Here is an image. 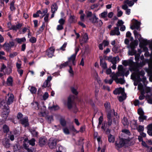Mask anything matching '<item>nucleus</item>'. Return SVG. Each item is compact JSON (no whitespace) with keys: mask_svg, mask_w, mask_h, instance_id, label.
I'll use <instances>...</instances> for the list:
<instances>
[{"mask_svg":"<svg viewBox=\"0 0 152 152\" xmlns=\"http://www.w3.org/2000/svg\"><path fill=\"white\" fill-rule=\"evenodd\" d=\"M105 108L106 111L108 112L107 114V125L109 126H110L112 124L111 113L113 112L114 115L115 116L116 115L117 113L115 112L113 110L110 109V105H105Z\"/></svg>","mask_w":152,"mask_h":152,"instance_id":"f257e3e1","label":"nucleus"},{"mask_svg":"<svg viewBox=\"0 0 152 152\" xmlns=\"http://www.w3.org/2000/svg\"><path fill=\"white\" fill-rule=\"evenodd\" d=\"M89 20L92 23L95 24L98 23V25L99 26H101L103 24V22L102 20L97 18L95 14H93L92 17L90 18Z\"/></svg>","mask_w":152,"mask_h":152,"instance_id":"f03ea898","label":"nucleus"},{"mask_svg":"<svg viewBox=\"0 0 152 152\" xmlns=\"http://www.w3.org/2000/svg\"><path fill=\"white\" fill-rule=\"evenodd\" d=\"M9 109L8 105H5L4 106V110L1 115L2 119L3 120L5 121L7 119L10 112Z\"/></svg>","mask_w":152,"mask_h":152,"instance_id":"7ed1b4c3","label":"nucleus"},{"mask_svg":"<svg viewBox=\"0 0 152 152\" xmlns=\"http://www.w3.org/2000/svg\"><path fill=\"white\" fill-rule=\"evenodd\" d=\"M128 140L127 139H124L121 138L119 139L118 141L115 142V146L118 148H121L124 146L125 144L127 143Z\"/></svg>","mask_w":152,"mask_h":152,"instance_id":"20e7f679","label":"nucleus"},{"mask_svg":"<svg viewBox=\"0 0 152 152\" xmlns=\"http://www.w3.org/2000/svg\"><path fill=\"white\" fill-rule=\"evenodd\" d=\"M14 42H10L9 43H7L6 42L3 44L4 46V49L7 52L10 51L11 48L14 46Z\"/></svg>","mask_w":152,"mask_h":152,"instance_id":"39448f33","label":"nucleus"},{"mask_svg":"<svg viewBox=\"0 0 152 152\" xmlns=\"http://www.w3.org/2000/svg\"><path fill=\"white\" fill-rule=\"evenodd\" d=\"M141 40V42L139 44V46L141 48H142V46H141V44L143 45H147L148 44L149 45V47L150 48L152 51V41H150L149 40H148L147 39H144L143 38Z\"/></svg>","mask_w":152,"mask_h":152,"instance_id":"423d86ee","label":"nucleus"},{"mask_svg":"<svg viewBox=\"0 0 152 152\" xmlns=\"http://www.w3.org/2000/svg\"><path fill=\"white\" fill-rule=\"evenodd\" d=\"M112 78L115 80L116 83H120L121 84H123L125 82L124 78H118L117 76L115 75L112 77Z\"/></svg>","mask_w":152,"mask_h":152,"instance_id":"0eeeda50","label":"nucleus"},{"mask_svg":"<svg viewBox=\"0 0 152 152\" xmlns=\"http://www.w3.org/2000/svg\"><path fill=\"white\" fill-rule=\"evenodd\" d=\"M39 145L41 147L45 145L47 143V140L45 137H42L39 138Z\"/></svg>","mask_w":152,"mask_h":152,"instance_id":"6e6552de","label":"nucleus"},{"mask_svg":"<svg viewBox=\"0 0 152 152\" xmlns=\"http://www.w3.org/2000/svg\"><path fill=\"white\" fill-rule=\"evenodd\" d=\"M48 145L50 148L53 149L55 148L56 145V140L53 139H50L49 140Z\"/></svg>","mask_w":152,"mask_h":152,"instance_id":"1a4fd4ad","label":"nucleus"},{"mask_svg":"<svg viewBox=\"0 0 152 152\" xmlns=\"http://www.w3.org/2000/svg\"><path fill=\"white\" fill-rule=\"evenodd\" d=\"M110 34L111 35H116L117 36L119 35L120 33L119 31V27H115L114 30H112L110 31Z\"/></svg>","mask_w":152,"mask_h":152,"instance_id":"9d476101","label":"nucleus"},{"mask_svg":"<svg viewBox=\"0 0 152 152\" xmlns=\"http://www.w3.org/2000/svg\"><path fill=\"white\" fill-rule=\"evenodd\" d=\"M99 60L100 66L104 69H106L107 67V63L103 60L102 56H101L99 57Z\"/></svg>","mask_w":152,"mask_h":152,"instance_id":"9b49d317","label":"nucleus"},{"mask_svg":"<svg viewBox=\"0 0 152 152\" xmlns=\"http://www.w3.org/2000/svg\"><path fill=\"white\" fill-rule=\"evenodd\" d=\"M76 56L74 54H72L70 57L69 58H68V61H67L69 63V62L72 61V65L75 66L76 65V61L75 59Z\"/></svg>","mask_w":152,"mask_h":152,"instance_id":"f8f14e48","label":"nucleus"},{"mask_svg":"<svg viewBox=\"0 0 152 152\" xmlns=\"http://www.w3.org/2000/svg\"><path fill=\"white\" fill-rule=\"evenodd\" d=\"M133 33L134 35L135 39H138L140 42V43L141 42V40L142 39V38L141 37V35L139 34L137 31L136 30H134L133 31Z\"/></svg>","mask_w":152,"mask_h":152,"instance_id":"ddd939ff","label":"nucleus"},{"mask_svg":"<svg viewBox=\"0 0 152 152\" xmlns=\"http://www.w3.org/2000/svg\"><path fill=\"white\" fill-rule=\"evenodd\" d=\"M41 115L43 117H45L46 119H47L49 122H50L53 120L52 116L51 115L50 116L48 115L46 113H43L41 112Z\"/></svg>","mask_w":152,"mask_h":152,"instance_id":"4468645a","label":"nucleus"},{"mask_svg":"<svg viewBox=\"0 0 152 152\" xmlns=\"http://www.w3.org/2000/svg\"><path fill=\"white\" fill-rule=\"evenodd\" d=\"M3 145L7 148H8L10 147V144L9 143V140L7 138L4 139L2 141Z\"/></svg>","mask_w":152,"mask_h":152,"instance_id":"2eb2a0df","label":"nucleus"},{"mask_svg":"<svg viewBox=\"0 0 152 152\" xmlns=\"http://www.w3.org/2000/svg\"><path fill=\"white\" fill-rule=\"evenodd\" d=\"M47 107L50 111H53L58 110L59 107L58 105H47Z\"/></svg>","mask_w":152,"mask_h":152,"instance_id":"dca6fc26","label":"nucleus"},{"mask_svg":"<svg viewBox=\"0 0 152 152\" xmlns=\"http://www.w3.org/2000/svg\"><path fill=\"white\" fill-rule=\"evenodd\" d=\"M55 49L53 48H50L48 51L47 55L49 58H52L53 56Z\"/></svg>","mask_w":152,"mask_h":152,"instance_id":"f3484780","label":"nucleus"},{"mask_svg":"<svg viewBox=\"0 0 152 152\" xmlns=\"http://www.w3.org/2000/svg\"><path fill=\"white\" fill-rule=\"evenodd\" d=\"M13 80L12 77L10 76L7 78L6 83L7 86H13Z\"/></svg>","mask_w":152,"mask_h":152,"instance_id":"a211bd4d","label":"nucleus"},{"mask_svg":"<svg viewBox=\"0 0 152 152\" xmlns=\"http://www.w3.org/2000/svg\"><path fill=\"white\" fill-rule=\"evenodd\" d=\"M74 99L75 96H69L68 97L67 104H72L74 100Z\"/></svg>","mask_w":152,"mask_h":152,"instance_id":"6ab92c4d","label":"nucleus"},{"mask_svg":"<svg viewBox=\"0 0 152 152\" xmlns=\"http://www.w3.org/2000/svg\"><path fill=\"white\" fill-rule=\"evenodd\" d=\"M58 8V6L56 3H53L51 6V12L53 13H55Z\"/></svg>","mask_w":152,"mask_h":152,"instance_id":"aec40b11","label":"nucleus"},{"mask_svg":"<svg viewBox=\"0 0 152 152\" xmlns=\"http://www.w3.org/2000/svg\"><path fill=\"white\" fill-rule=\"evenodd\" d=\"M26 39L25 37L22 38H16L15 41L17 42L18 43L20 44L22 42H26Z\"/></svg>","mask_w":152,"mask_h":152,"instance_id":"412c9836","label":"nucleus"},{"mask_svg":"<svg viewBox=\"0 0 152 152\" xmlns=\"http://www.w3.org/2000/svg\"><path fill=\"white\" fill-rule=\"evenodd\" d=\"M21 124L23 125L25 127L28 126V119L27 117H25L24 118L21 119L20 121Z\"/></svg>","mask_w":152,"mask_h":152,"instance_id":"4be33fe9","label":"nucleus"},{"mask_svg":"<svg viewBox=\"0 0 152 152\" xmlns=\"http://www.w3.org/2000/svg\"><path fill=\"white\" fill-rule=\"evenodd\" d=\"M69 22L70 23H75L77 20L75 19V16L74 15H70L68 20Z\"/></svg>","mask_w":152,"mask_h":152,"instance_id":"5701e85b","label":"nucleus"},{"mask_svg":"<svg viewBox=\"0 0 152 152\" xmlns=\"http://www.w3.org/2000/svg\"><path fill=\"white\" fill-rule=\"evenodd\" d=\"M14 98V95L12 94H11L7 99V104H10L12 103L13 101Z\"/></svg>","mask_w":152,"mask_h":152,"instance_id":"b1692460","label":"nucleus"},{"mask_svg":"<svg viewBox=\"0 0 152 152\" xmlns=\"http://www.w3.org/2000/svg\"><path fill=\"white\" fill-rule=\"evenodd\" d=\"M108 140L110 143H113L115 140V137L111 134H110L108 136Z\"/></svg>","mask_w":152,"mask_h":152,"instance_id":"393cba45","label":"nucleus"},{"mask_svg":"<svg viewBox=\"0 0 152 152\" xmlns=\"http://www.w3.org/2000/svg\"><path fill=\"white\" fill-rule=\"evenodd\" d=\"M15 1L13 0L10 4V9L11 11H13L15 9V7L14 6V4Z\"/></svg>","mask_w":152,"mask_h":152,"instance_id":"a878e982","label":"nucleus"},{"mask_svg":"<svg viewBox=\"0 0 152 152\" xmlns=\"http://www.w3.org/2000/svg\"><path fill=\"white\" fill-rule=\"evenodd\" d=\"M132 61L131 60H123L122 64L125 66H126L131 64Z\"/></svg>","mask_w":152,"mask_h":152,"instance_id":"bb28decb","label":"nucleus"},{"mask_svg":"<svg viewBox=\"0 0 152 152\" xmlns=\"http://www.w3.org/2000/svg\"><path fill=\"white\" fill-rule=\"evenodd\" d=\"M124 4H127L129 7H131L134 4V2H133L132 1H130L129 0H126L124 1Z\"/></svg>","mask_w":152,"mask_h":152,"instance_id":"cd10ccee","label":"nucleus"},{"mask_svg":"<svg viewBox=\"0 0 152 152\" xmlns=\"http://www.w3.org/2000/svg\"><path fill=\"white\" fill-rule=\"evenodd\" d=\"M122 121L124 126H127L129 124V122L127 119L125 117H124Z\"/></svg>","mask_w":152,"mask_h":152,"instance_id":"c85d7f7f","label":"nucleus"},{"mask_svg":"<svg viewBox=\"0 0 152 152\" xmlns=\"http://www.w3.org/2000/svg\"><path fill=\"white\" fill-rule=\"evenodd\" d=\"M12 67L10 66L6 68V72L7 75H9L12 73Z\"/></svg>","mask_w":152,"mask_h":152,"instance_id":"c756f323","label":"nucleus"},{"mask_svg":"<svg viewBox=\"0 0 152 152\" xmlns=\"http://www.w3.org/2000/svg\"><path fill=\"white\" fill-rule=\"evenodd\" d=\"M88 39V37L87 33H85L83 37V40L84 42V43L87 42Z\"/></svg>","mask_w":152,"mask_h":152,"instance_id":"7c9ffc66","label":"nucleus"},{"mask_svg":"<svg viewBox=\"0 0 152 152\" xmlns=\"http://www.w3.org/2000/svg\"><path fill=\"white\" fill-rule=\"evenodd\" d=\"M138 126L137 124L135 122H132L131 124L132 129H137Z\"/></svg>","mask_w":152,"mask_h":152,"instance_id":"2f4dec72","label":"nucleus"},{"mask_svg":"<svg viewBox=\"0 0 152 152\" xmlns=\"http://www.w3.org/2000/svg\"><path fill=\"white\" fill-rule=\"evenodd\" d=\"M51 84L48 82L45 81L43 83V85L42 86L43 88H45L47 87H49L51 86Z\"/></svg>","mask_w":152,"mask_h":152,"instance_id":"473e14b6","label":"nucleus"},{"mask_svg":"<svg viewBox=\"0 0 152 152\" xmlns=\"http://www.w3.org/2000/svg\"><path fill=\"white\" fill-rule=\"evenodd\" d=\"M29 90L31 94H35L37 91V89L35 87L31 86Z\"/></svg>","mask_w":152,"mask_h":152,"instance_id":"72a5a7b5","label":"nucleus"},{"mask_svg":"<svg viewBox=\"0 0 152 152\" xmlns=\"http://www.w3.org/2000/svg\"><path fill=\"white\" fill-rule=\"evenodd\" d=\"M144 129L143 126L139 125L138 126L137 130L139 132H143Z\"/></svg>","mask_w":152,"mask_h":152,"instance_id":"f704fd0d","label":"nucleus"},{"mask_svg":"<svg viewBox=\"0 0 152 152\" xmlns=\"http://www.w3.org/2000/svg\"><path fill=\"white\" fill-rule=\"evenodd\" d=\"M126 95L125 94H123L122 96H120L118 98V100L120 102H123L126 99Z\"/></svg>","mask_w":152,"mask_h":152,"instance_id":"c9c22d12","label":"nucleus"},{"mask_svg":"<svg viewBox=\"0 0 152 152\" xmlns=\"http://www.w3.org/2000/svg\"><path fill=\"white\" fill-rule=\"evenodd\" d=\"M5 55V53L3 51H0V59H3L4 60H6L7 59L5 57L3 56H2Z\"/></svg>","mask_w":152,"mask_h":152,"instance_id":"e433bc0d","label":"nucleus"},{"mask_svg":"<svg viewBox=\"0 0 152 152\" xmlns=\"http://www.w3.org/2000/svg\"><path fill=\"white\" fill-rule=\"evenodd\" d=\"M39 105H38L37 106V107L39 108L40 107L38 106ZM40 107H41L40 110L42 111L40 112V115H41V112L43 113H44L45 112V113H46L45 110H46V107L44 105H42V106H41Z\"/></svg>","mask_w":152,"mask_h":152,"instance_id":"4c0bfd02","label":"nucleus"},{"mask_svg":"<svg viewBox=\"0 0 152 152\" xmlns=\"http://www.w3.org/2000/svg\"><path fill=\"white\" fill-rule=\"evenodd\" d=\"M69 63L67 61L61 64L60 66V69H61L63 68L66 67V66H68Z\"/></svg>","mask_w":152,"mask_h":152,"instance_id":"58836bf2","label":"nucleus"},{"mask_svg":"<svg viewBox=\"0 0 152 152\" xmlns=\"http://www.w3.org/2000/svg\"><path fill=\"white\" fill-rule=\"evenodd\" d=\"M107 12L104 11L99 15V16L103 18H104L107 16Z\"/></svg>","mask_w":152,"mask_h":152,"instance_id":"ea45409f","label":"nucleus"},{"mask_svg":"<svg viewBox=\"0 0 152 152\" xmlns=\"http://www.w3.org/2000/svg\"><path fill=\"white\" fill-rule=\"evenodd\" d=\"M136 53L137 51L134 50V49H131V51H129L128 54L130 56H133Z\"/></svg>","mask_w":152,"mask_h":152,"instance_id":"a19ab883","label":"nucleus"},{"mask_svg":"<svg viewBox=\"0 0 152 152\" xmlns=\"http://www.w3.org/2000/svg\"><path fill=\"white\" fill-rule=\"evenodd\" d=\"M29 41L30 42L32 43H36L37 41V39L35 37H32L29 39Z\"/></svg>","mask_w":152,"mask_h":152,"instance_id":"79ce46f5","label":"nucleus"},{"mask_svg":"<svg viewBox=\"0 0 152 152\" xmlns=\"http://www.w3.org/2000/svg\"><path fill=\"white\" fill-rule=\"evenodd\" d=\"M35 139L34 138H32L28 142L30 145L32 146H34L35 145Z\"/></svg>","mask_w":152,"mask_h":152,"instance_id":"37998d69","label":"nucleus"},{"mask_svg":"<svg viewBox=\"0 0 152 152\" xmlns=\"http://www.w3.org/2000/svg\"><path fill=\"white\" fill-rule=\"evenodd\" d=\"M71 89L72 92L75 95H77L78 93L77 91V90L73 87H72L71 88Z\"/></svg>","mask_w":152,"mask_h":152,"instance_id":"c03bdc74","label":"nucleus"},{"mask_svg":"<svg viewBox=\"0 0 152 152\" xmlns=\"http://www.w3.org/2000/svg\"><path fill=\"white\" fill-rule=\"evenodd\" d=\"M69 69L68 71L71 74V76H73L74 75V73L72 66L70 65H69Z\"/></svg>","mask_w":152,"mask_h":152,"instance_id":"a18cd8bd","label":"nucleus"},{"mask_svg":"<svg viewBox=\"0 0 152 152\" xmlns=\"http://www.w3.org/2000/svg\"><path fill=\"white\" fill-rule=\"evenodd\" d=\"M124 22L121 20H118V21L117 22V23L116 24V26L117 27H118L119 26H121L123 25V24H124Z\"/></svg>","mask_w":152,"mask_h":152,"instance_id":"49530a36","label":"nucleus"},{"mask_svg":"<svg viewBox=\"0 0 152 152\" xmlns=\"http://www.w3.org/2000/svg\"><path fill=\"white\" fill-rule=\"evenodd\" d=\"M63 131L66 134H70L69 130L67 128H64L63 129Z\"/></svg>","mask_w":152,"mask_h":152,"instance_id":"de8ad7c7","label":"nucleus"},{"mask_svg":"<svg viewBox=\"0 0 152 152\" xmlns=\"http://www.w3.org/2000/svg\"><path fill=\"white\" fill-rule=\"evenodd\" d=\"M67 43L66 42H64L63 45L60 47V50H61L63 51H65V48L66 46Z\"/></svg>","mask_w":152,"mask_h":152,"instance_id":"09e8293b","label":"nucleus"},{"mask_svg":"<svg viewBox=\"0 0 152 152\" xmlns=\"http://www.w3.org/2000/svg\"><path fill=\"white\" fill-rule=\"evenodd\" d=\"M118 76H124V69L118 71Z\"/></svg>","mask_w":152,"mask_h":152,"instance_id":"8fccbe9b","label":"nucleus"},{"mask_svg":"<svg viewBox=\"0 0 152 152\" xmlns=\"http://www.w3.org/2000/svg\"><path fill=\"white\" fill-rule=\"evenodd\" d=\"M146 71L147 72L148 75L151 76L152 75V69L148 68V69H146Z\"/></svg>","mask_w":152,"mask_h":152,"instance_id":"3c124183","label":"nucleus"},{"mask_svg":"<svg viewBox=\"0 0 152 152\" xmlns=\"http://www.w3.org/2000/svg\"><path fill=\"white\" fill-rule=\"evenodd\" d=\"M3 129L4 132H7L9 131V128L6 125H4Z\"/></svg>","mask_w":152,"mask_h":152,"instance_id":"603ef678","label":"nucleus"},{"mask_svg":"<svg viewBox=\"0 0 152 152\" xmlns=\"http://www.w3.org/2000/svg\"><path fill=\"white\" fill-rule=\"evenodd\" d=\"M18 55V53L16 52H13L12 53H11L9 55V57L13 58Z\"/></svg>","mask_w":152,"mask_h":152,"instance_id":"864d4df0","label":"nucleus"},{"mask_svg":"<svg viewBox=\"0 0 152 152\" xmlns=\"http://www.w3.org/2000/svg\"><path fill=\"white\" fill-rule=\"evenodd\" d=\"M23 146L24 147V148L27 150L28 152H33L32 150L29 149L28 146H27L26 145V144H23Z\"/></svg>","mask_w":152,"mask_h":152,"instance_id":"5fc2aeb1","label":"nucleus"},{"mask_svg":"<svg viewBox=\"0 0 152 152\" xmlns=\"http://www.w3.org/2000/svg\"><path fill=\"white\" fill-rule=\"evenodd\" d=\"M65 22V20L62 18H61L58 20V23H60V24L62 25H63L64 24Z\"/></svg>","mask_w":152,"mask_h":152,"instance_id":"6e6d98bb","label":"nucleus"},{"mask_svg":"<svg viewBox=\"0 0 152 152\" xmlns=\"http://www.w3.org/2000/svg\"><path fill=\"white\" fill-rule=\"evenodd\" d=\"M118 89L119 94H123L124 93V88H122L121 87H120L118 88Z\"/></svg>","mask_w":152,"mask_h":152,"instance_id":"4d7b16f0","label":"nucleus"},{"mask_svg":"<svg viewBox=\"0 0 152 152\" xmlns=\"http://www.w3.org/2000/svg\"><path fill=\"white\" fill-rule=\"evenodd\" d=\"M6 68V66L4 64H1V67L0 68V71L1 72H4V70Z\"/></svg>","mask_w":152,"mask_h":152,"instance_id":"13d9d810","label":"nucleus"},{"mask_svg":"<svg viewBox=\"0 0 152 152\" xmlns=\"http://www.w3.org/2000/svg\"><path fill=\"white\" fill-rule=\"evenodd\" d=\"M64 27L63 25L59 24L57 26L56 29L58 31L61 30L63 29Z\"/></svg>","mask_w":152,"mask_h":152,"instance_id":"bf43d9fd","label":"nucleus"},{"mask_svg":"<svg viewBox=\"0 0 152 152\" xmlns=\"http://www.w3.org/2000/svg\"><path fill=\"white\" fill-rule=\"evenodd\" d=\"M102 43L104 45V47H105L108 45L109 42L108 41L104 40H103Z\"/></svg>","mask_w":152,"mask_h":152,"instance_id":"052dcab7","label":"nucleus"},{"mask_svg":"<svg viewBox=\"0 0 152 152\" xmlns=\"http://www.w3.org/2000/svg\"><path fill=\"white\" fill-rule=\"evenodd\" d=\"M93 15L91 12L88 11L86 14V17L87 18H90L92 17Z\"/></svg>","mask_w":152,"mask_h":152,"instance_id":"680f3d73","label":"nucleus"},{"mask_svg":"<svg viewBox=\"0 0 152 152\" xmlns=\"http://www.w3.org/2000/svg\"><path fill=\"white\" fill-rule=\"evenodd\" d=\"M49 95L47 92H45L43 96V99L44 100H46L48 97Z\"/></svg>","mask_w":152,"mask_h":152,"instance_id":"e2e57ef3","label":"nucleus"},{"mask_svg":"<svg viewBox=\"0 0 152 152\" xmlns=\"http://www.w3.org/2000/svg\"><path fill=\"white\" fill-rule=\"evenodd\" d=\"M112 50L113 52L116 53L118 50V47L115 45H114L113 48Z\"/></svg>","mask_w":152,"mask_h":152,"instance_id":"0e129e2a","label":"nucleus"},{"mask_svg":"<svg viewBox=\"0 0 152 152\" xmlns=\"http://www.w3.org/2000/svg\"><path fill=\"white\" fill-rule=\"evenodd\" d=\"M135 60L136 61H139L140 57V55L139 54H135Z\"/></svg>","mask_w":152,"mask_h":152,"instance_id":"69168bd1","label":"nucleus"},{"mask_svg":"<svg viewBox=\"0 0 152 152\" xmlns=\"http://www.w3.org/2000/svg\"><path fill=\"white\" fill-rule=\"evenodd\" d=\"M137 112L138 114L140 115H143L144 114L142 110V109L141 108L139 109L138 110Z\"/></svg>","mask_w":152,"mask_h":152,"instance_id":"338daca9","label":"nucleus"},{"mask_svg":"<svg viewBox=\"0 0 152 152\" xmlns=\"http://www.w3.org/2000/svg\"><path fill=\"white\" fill-rule=\"evenodd\" d=\"M14 152H19L18 148L17 145H15L14 146Z\"/></svg>","mask_w":152,"mask_h":152,"instance_id":"774afa93","label":"nucleus"}]
</instances>
